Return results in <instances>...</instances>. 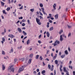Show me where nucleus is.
Here are the masks:
<instances>
[{
    "mask_svg": "<svg viewBox=\"0 0 75 75\" xmlns=\"http://www.w3.org/2000/svg\"><path fill=\"white\" fill-rule=\"evenodd\" d=\"M39 55H37L35 57L36 59H38V58H39Z\"/></svg>",
    "mask_w": 75,
    "mask_h": 75,
    "instance_id": "nucleus-27",
    "label": "nucleus"
},
{
    "mask_svg": "<svg viewBox=\"0 0 75 75\" xmlns=\"http://www.w3.org/2000/svg\"><path fill=\"white\" fill-rule=\"evenodd\" d=\"M49 22L50 23H52V21L50 20L49 21Z\"/></svg>",
    "mask_w": 75,
    "mask_h": 75,
    "instance_id": "nucleus-58",
    "label": "nucleus"
},
{
    "mask_svg": "<svg viewBox=\"0 0 75 75\" xmlns=\"http://www.w3.org/2000/svg\"><path fill=\"white\" fill-rule=\"evenodd\" d=\"M2 12L3 14H6V15L7 14V13L6 12L5 10H3Z\"/></svg>",
    "mask_w": 75,
    "mask_h": 75,
    "instance_id": "nucleus-20",
    "label": "nucleus"
},
{
    "mask_svg": "<svg viewBox=\"0 0 75 75\" xmlns=\"http://www.w3.org/2000/svg\"><path fill=\"white\" fill-rule=\"evenodd\" d=\"M64 71L65 72H66V74L67 75H69V72H68L67 70V69H66V68L65 67H64Z\"/></svg>",
    "mask_w": 75,
    "mask_h": 75,
    "instance_id": "nucleus-3",
    "label": "nucleus"
},
{
    "mask_svg": "<svg viewBox=\"0 0 75 75\" xmlns=\"http://www.w3.org/2000/svg\"><path fill=\"white\" fill-rule=\"evenodd\" d=\"M30 11H31V12H33V11H34V9H30Z\"/></svg>",
    "mask_w": 75,
    "mask_h": 75,
    "instance_id": "nucleus-30",
    "label": "nucleus"
},
{
    "mask_svg": "<svg viewBox=\"0 0 75 75\" xmlns=\"http://www.w3.org/2000/svg\"><path fill=\"white\" fill-rule=\"evenodd\" d=\"M27 22L29 24H30V21L29 20H28L27 21Z\"/></svg>",
    "mask_w": 75,
    "mask_h": 75,
    "instance_id": "nucleus-47",
    "label": "nucleus"
},
{
    "mask_svg": "<svg viewBox=\"0 0 75 75\" xmlns=\"http://www.w3.org/2000/svg\"><path fill=\"white\" fill-rule=\"evenodd\" d=\"M73 75H75V71H73Z\"/></svg>",
    "mask_w": 75,
    "mask_h": 75,
    "instance_id": "nucleus-61",
    "label": "nucleus"
},
{
    "mask_svg": "<svg viewBox=\"0 0 75 75\" xmlns=\"http://www.w3.org/2000/svg\"><path fill=\"white\" fill-rule=\"evenodd\" d=\"M46 72V71H45V70H43L42 71L41 74H45V73Z\"/></svg>",
    "mask_w": 75,
    "mask_h": 75,
    "instance_id": "nucleus-17",
    "label": "nucleus"
},
{
    "mask_svg": "<svg viewBox=\"0 0 75 75\" xmlns=\"http://www.w3.org/2000/svg\"><path fill=\"white\" fill-rule=\"evenodd\" d=\"M65 57V54L61 56V58H64V57Z\"/></svg>",
    "mask_w": 75,
    "mask_h": 75,
    "instance_id": "nucleus-23",
    "label": "nucleus"
},
{
    "mask_svg": "<svg viewBox=\"0 0 75 75\" xmlns=\"http://www.w3.org/2000/svg\"><path fill=\"white\" fill-rule=\"evenodd\" d=\"M50 70L51 71H53V70H54V68L52 67L51 68Z\"/></svg>",
    "mask_w": 75,
    "mask_h": 75,
    "instance_id": "nucleus-42",
    "label": "nucleus"
},
{
    "mask_svg": "<svg viewBox=\"0 0 75 75\" xmlns=\"http://www.w3.org/2000/svg\"><path fill=\"white\" fill-rule=\"evenodd\" d=\"M1 6H4V2L1 1Z\"/></svg>",
    "mask_w": 75,
    "mask_h": 75,
    "instance_id": "nucleus-21",
    "label": "nucleus"
},
{
    "mask_svg": "<svg viewBox=\"0 0 75 75\" xmlns=\"http://www.w3.org/2000/svg\"><path fill=\"white\" fill-rule=\"evenodd\" d=\"M17 61V59L16 58H15L14 59V63H16Z\"/></svg>",
    "mask_w": 75,
    "mask_h": 75,
    "instance_id": "nucleus-28",
    "label": "nucleus"
},
{
    "mask_svg": "<svg viewBox=\"0 0 75 75\" xmlns=\"http://www.w3.org/2000/svg\"><path fill=\"white\" fill-rule=\"evenodd\" d=\"M25 24L24 23H23L22 24V25L23 27H24V26H25Z\"/></svg>",
    "mask_w": 75,
    "mask_h": 75,
    "instance_id": "nucleus-36",
    "label": "nucleus"
},
{
    "mask_svg": "<svg viewBox=\"0 0 75 75\" xmlns=\"http://www.w3.org/2000/svg\"><path fill=\"white\" fill-rule=\"evenodd\" d=\"M64 52L66 55H68V51H67V50H65Z\"/></svg>",
    "mask_w": 75,
    "mask_h": 75,
    "instance_id": "nucleus-22",
    "label": "nucleus"
},
{
    "mask_svg": "<svg viewBox=\"0 0 75 75\" xmlns=\"http://www.w3.org/2000/svg\"><path fill=\"white\" fill-rule=\"evenodd\" d=\"M1 17L2 19H4V16L1 15Z\"/></svg>",
    "mask_w": 75,
    "mask_h": 75,
    "instance_id": "nucleus-56",
    "label": "nucleus"
},
{
    "mask_svg": "<svg viewBox=\"0 0 75 75\" xmlns=\"http://www.w3.org/2000/svg\"><path fill=\"white\" fill-rule=\"evenodd\" d=\"M36 22L38 24L40 25H41V22H40V19L37 18H36Z\"/></svg>",
    "mask_w": 75,
    "mask_h": 75,
    "instance_id": "nucleus-1",
    "label": "nucleus"
},
{
    "mask_svg": "<svg viewBox=\"0 0 75 75\" xmlns=\"http://www.w3.org/2000/svg\"><path fill=\"white\" fill-rule=\"evenodd\" d=\"M2 69L3 71H4L5 70V69H6V67H5V65L3 64L2 66Z\"/></svg>",
    "mask_w": 75,
    "mask_h": 75,
    "instance_id": "nucleus-8",
    "label": "nucleus"
},
{
    "mask_svg": "<svg viewBox=\"0 0 75 75\" xmlns=\"http://www.w3.org/2000/svg\"><path fill=\"white\" fill-rule=\"evenodd\" d=\"M62 36L63 37H64L65 34H63V35H61L60 36V40L61 41H62L63 40V38H62Z\"/></svg>",
    "mask_w": 75,
    "mask_h": 75,
    "instance_id": "nucleus-4",
    "label": "nucleus"
},
{
    "mask_svg": "<svg viewBox=\"0 0 75 75\" xmlns=\"http://www.w3.org/2000/svg\"><path fill=\"white\" fill-rule=\"evenodd\" d=\"M55 56H54V57L53 58V59L54 60H55V59H56V58H57V54H55Z\"/></svg>",
    "mask_w": 75,
    "mask_h": 75,
    "instance_id": "nucleus-12",
    "label": "nucleus"
},
{
    "mask_svg": "<svg viewBox=\"0 0 75 75\" xmlns=\"http://www.w3.org/2000/svg\"><path fill=\"white\" fill-rule=\"evenodd\" d=\"M62 65H61L60 67V69H62Z\"/></svg>",
    "mask_w": 75,
    "mask_h": 75,
    "instance_id": "nucleus-53",
    "label": "nucleus"
},
{
    "mask_svg": "<svg viewBox=\"0 0 75 75\" xmlns=\"http://www.w3.org/2000/svg\"><path fill=\"white\" fill-rule=\"evenodd\" d=\"M4 32L5 33H6V30L5 28L4 29Z\"/></svg>",
    "mask_w": 75,
    "mask_h": 75,
    "instance_id": "nucleus-57",
    "label": "nucleus"
},
{
    "mask_svg": "<svg viewBox=\"0 0 75 75\" xmlns=\"http://www.w3.org/2000/svg\"><path fill=\"white\" fill-rule=\"evenodd\" d=\"M71 33H69L68 35V37H71Z\"/></svg>",
    "mask_w": 75,
    "mask_h": 75,
    "instance_id": "nucleus-34",
    "label": "nucleus"
},
{
    "mask_svg": "<svg viewBox=\"0 0 75 75\" xmlns=\"http://www.w3.org/2000/svg\"><path fill=\"white\" fill-rule=\"evenodd\" d=\"M41 37V35H40L39 36V38H40Z\"/></svg>",
    "mask_w": 75,
    "mask_h": 75,
    "instance_id": "nucleus-59",
    "label": "nucleus"
},
{
    "mask_svg": "<svg viewBox=\"0 0 75 75\" xmlns=\"http://www.w3.org/2000/svg\"><path fill=\"white\" fill-rule=\"evenodd\" d=\"M27 38V36H25V37L23 39V40H25V39H26V38Z\"/></svg>",
    "mask_w": 75,
    "mask_h": 75,
    "instance_id": "nucleus-51",
    "label": "nucleus"
},
{
    "mask_svg": "<svg viewBox=\"0 0 75 75\" xmlns=\"http://www.w3.org/2000/svg\"><path fill=\"white\" fill-rule=\"evenodd\" d=\"M33 54H31L29 55V57H30V58H33Z\"/></svg>",
    "mask_w": 75,
    "mask_h": 75,
    "instance_id": "nucleus-25",
    "label": "nucleus"
},
{
    "mask_svg": "<svg viewBox=\"0 0 75 75\" xmlns=\"http://www.w3.org/2000/svg\"><path fill=\"white\" fill-rule=\"evenodd\" d=\"M11 52H13V48H12V49L11 51Z\"/></svg>",
    "mask_w": 75,
    "mask_h": 75,
    "instance_id": "nucleus-48",
    "label": "nucleus"
},
{
    "mask_svg": "<svg viewBox=\"0 0 75 75\" xmlns=\"http://www.w3.org/2000/svg\"><path fill=\"white\" fill-rule=\"evenodd\" d=\"M45 60H46V61H49V59H48V58H47L46 59H45Z\"/></svg>",
    "mask_w": 75,
    "mask_h": 75,
    "instance_id": "nucleus-45",
    "label": "nucleus"
},
{
    "mask_svg": "<svg viewBox=\"0 0 75 75\" xmlns=\"http://www.w3.org/2000/svg\"><path fill=\"white\" fill-rule=\"evenodd\" d=\"M40 59L41 61V60H42L43 58L42 57V56H40L39 58Z\"/></svg>",
    "mask_w": 75,
    "mask_h": 75,
    "instance_id": "nucleus-35",
    "label": "nucleus"
},
{
    "mask_svg": "<svg viewBox=\"0 0 75 75\" xmlns=\"http://www.w3.org/2000/svg\"><path fill=\"white\" fill-rule=\"evenodd\" d=\"M43 66H44L45 65V64L44 63V62H43Z\"/></svg>",
    "mask_w": 75,
    "mask_h": 75,
    "instance_id": "nucleus-55",
    "label": "nucleus"
},
{
    "mask_svg": "<svg viewBox=\"0 0 75 75\" xmlns=\"http://www.w3.org/2000/svg\"><path fill=\"white\" fill-rule=\"evenodd\" d=\"M40 19H43V17H42L41 16H40Z\"/></svg>",
    "mask_w": 75,
    "mask_h": 75,
    "instance_id": "nucleus-44",
    "label": "nucleus"
},
{
    "mask_svg": "<svg viewBox=\"0 0 75 75\" xmlns=\"http://www.w3.org/2000/svg\"><path fill=\"white\" fill-rule=\"evenodd\" d=\"M61 9V6H59V8H58V10H59Z\"/></svg>",
    "mask_w": 75,
    "mask_h": 75,
    "instance_id": "nucleus-50",
    "label": "nucleus"
},
{
    "mask_svg": "<svg viewBox=\"0 0 75 75\" xmlns=\"http://www.w3.org/2000/svg\"><path fill=\"white\" fill-rule=\"evenodd\" d=\"M23 18L22 17H20H20H19V20H20V19H21V20H22V19H23Z\"/></svg>",
    "mask_w": 75,
    "mask_h": 75,
    "instance_id": "nucleus-41",
    "label": "nucleus"
},
{
    "mask_svg": "<svg viewBox=\"0 0 75 75\" xmlns=\"http://www.w3.org/2000/svg\"><path fill=\"white\" fill-rule=\"evenodd\" d=\"M50 17H51V16H48L47 17V18H50Z\"/></svg>",
    "mask_w": 75,
    "mask_h": 75,
    "instance_id": "nucleus-64",
    "label": "nucleus"
},
{
    "mask_svg": "<svg viewBox=\"0 0 75 75\" xmlns=\"http://www.w3.org/2000/svg\"><path fill=\"white\" fill-rule=\"evenodd\" d=\"M18 30L19 31V33H21L22 31L21 30V29L20 28H18Z\"/></svg>",
    "mask_w": 75,
    "mask_h": 75,
    "instance_id": "nucleus-13",
    "label": "nucleus"
},
{
    "mask_svg": "<svg viewBox=\"0 0 75 75\" xmlns=\"http://www.w3.org/2000/svg\"><path fill=\"white\" fill-rule=\"evenodd\" d=\"M46 34L47 35V37H50V33H49V32H47L46 33Z\"/></svg>",
    "mask_w": 75,
    "mask_h": 75,
    "instance_id": "nucleus-15",
    "label": "nucleus"
},
{
    "mask_svg": "<svg viewBox=\"0 0 75 75\" xmlns=\"http://www.w3.org/2000/svg\"><path fill=\"white\" fill-rule=\"evenodd\" d=\"M40 7H43V4L42 3L40 4Z\"/></svg>",
    "mask_w": 75,
    "mask_h": 75,
    "instance_id": "nucleus-26",
    "label": "nucleus"
},
{
    "mask_svg": "<svg viewBox=\"0 0 75 75\" xmlns=\"http://www.w3.org/2000/svg\"><path fill=\"white\" fill-rule=\"evenodd\" d=\"M8 37H10V38H14V36L12 34L9 35H8Z\"/></svg>",
    "mask_w": 75,
    "mask_h": 75,
    "instance_id": "nucleus-10",
    "label": "nucleus"
},
{
    "mask_svg": "<svg viewBox=\"0 0 75 75\" xmlns=\"http://www.w3.org/2000/svg\"><path fill=\"white\" fill-rule=\"evenodd\" d=\"M36 71H37L38 72H39V71H40V69H37L36 70Z\"/></svg>",
    "mask_w": 75,
    "mask_h": 75,
    "instance_id": "nucleus-46",
    "label": "nucleus"
},
{
    "mask_svg": "<svg viewBox=\"0 0 75 75\" xmlns=\"http://www.w3.org/2000/svg\"><path fill=\"white\" fill-rule=\"evenodd\" d=\"M69 63L70 65H71V63H72V61H70Z\"/></svg>",
    "mask_w": 75,
    "mask_h": 75,
    "instance_id": "nucleus-60",
    "label": "nucleus"
},
{
    "mask_svg": "<svg viewBox=\"0 0 75 75\" xmlns=\"http://www.w3.org/2000/svg\"><path fill=\"white\" fill-rule=\"evenodd\" d=\"M23 6L22 5L21 6V7L19 8V9L21 10V9H23Z\"/></svg>",
    "mask_w": 75,
    "mask_h": 75,
    "instance_id": "nucleus-39",
    "label": "nucleus"
},
{
    "mask_svg": "<svg viewBox=\"0 0 75 75\" xmlns=\"http://www.w3.org/2000/svg\"><path fill=\"white\" fill-rule=\"evenodd\" d=\"M69 68H71V69H72V66L71 67L70 65L69 66Z\"/></svg>",
    "mask_w": 75,
    "mask_h": 75,
    "instance_id": "nucleus-40",
    "label": "nucleus"
},
{
    "mask_svg": "<svg viewBox=\"0 0 75 75\" xmlns=\"http://www.w3.org/2000/svg\"><path fill=\"white\" fill-rule=\"evenodd\" d=\"M24 69V68H23L22 67H20L18 70V72L20 73L21 71H23Z\"/></svg>",
    "mask_w": 75,
    "mask_h": 75,
    "instance_id": "nucleus-6",
    "label": "nucleus"
},
{
    "mask_svg": "<svg viewBox=\"0 0 75 75\" xmlns=\"http://www.w3.org/2000/svg\"><path fill=\"white\" fill-rule=\"evenodd\" d=\"M27 67V66L24 65V66H22V68H24H24H25V67Z\"/></svg>",
    "mask_w": 75,
    "mask_h": 75,
    "instance_id": "nucleus-38",
    "label": "nucleus"
},
{
    "mask_svg": "<svg viewBox=\"0 0 75 75\" xmlns=\"http://www.w3.org/2000/svg\"><path fill=\"white\" fill-rule=\"evenodd\" d=\"M33 74H37V73H36V71H34L33 72Z\"/></svg>",
    "mask_w": 75,
    "mask_h": 75,
    "instance_id": "nucleus-62",
    "label": "nucleus"
},
{
    "mask_svg": "<svg viewBox=\"0 0 75 75\" xmlns=\"http://www.w3.org/2000/svg\"><path fill=\"white\" fill-rule=\"evenodd\" d=\"M28 62L29 64H30L31 62V59H30L28 61Z\"/></svg>",
    "mask_w": 75,
    "mask_h": 75,
    "instance_id": "nucleus-31",
    "label": "nucleus"
},
{
    "mask_svg": "<svg viewBox=\"0 0 75 75\" xmlns=\"http://www.w3.org/2000/svg\"><path fill=\"white\" fill-rule=\"evenodd\" d=\"M51 65H50V64H48V67L49 68V69H50V68H51Z\"/></svg>",
    "mask_w": 75,
    "mask_h": 75,
    "instance_id": "nucleus-32",
    "label": "nucleus"
},
{
    "mask_svg": "<svg viewBox=\"0 0 75 75\" xmlns=\"http://www.w3.org/2000/svg\"><path fill=\"white\" fill-rule=\"evenodd\" d=\"M54 17H55V19H58V14H56L54 16Z\"/></svg>",
    "mask_w": 75,
    "mask_h": 75,
    "instance_id": "nucleus-11",
    "label": "nucleus"
},
{
    "mask_svg": "<svg viewBox=\"0 0 75 75\" xmlns=\"http://www.w3.org/2000/svg\"><path fill=\"white\" fill-rule=\"evenodd\" d=\"M8 70H11V71H12L13 72H14V68L12 66H9V67H8Z\"/></svg>",
    "mask_w": 75,
    "mask_h": 75,
    "instance_id": "nucleus-2",
    "label": "nucleus"
},
{
    "mask_svg": "<svg viewBox=\"0 0 75 75\" xmlns=\"http://www.w3.org/2000/svg\"><path fill=\"white\" fill-rule=\"evenodd\" d=\"M62 33H63V30H61L59 31V34H61Z\"/></svg>",
    "mask_w": 75,
    "mask_h": 75,
    "instance_id": "nucleus-19",
    "label": "nucleus"
},
{
    "mask_svg": "<svg viewBox=\"0 0 75 75\" xmlns=\"http://www.w3.org/2000/svg\"><path fill=\"white\" fill-rule=\"evenodd\" d=\"M54 5H53V8L54 10H55L56 9V6H57V4H54Z\"/></svg>",
    "mask_w": 75,
    "mask_h": 75,
    "instance_id": "nucleus-9",
    "label": "nucleus"
},
{
    "mask_svg": "<svg viewBox=\"0 0 75 75\" xmlns=\"http://www.w3.org/2000/svg\"><path fill=\"white\" fill-rule=\"evenodd\" d=\"M22 61H24V58H23L22 59Z\"/></svg>",
    "mask_w": 75,
    "mask_h": 75,
    "instance_id": "nucleus-63",
    "label": "nucleus"
},
{
    "mask_svg": "<svg viewBox=\"0 0 75 75\" xmlns=\"http://www.w3.org/2000/svg\"><path fill=\"white\" fill-rule=\"evenodd\" d=\"M22 21L23 23H24V22H25V20L24 19L22 20Z\"/></svg>",
    "mask_w": 75,
    "mask_h": 75,
    "instance_id": "nucleus-52",
    "label": "nucleus"
},
{
    "mask_svg": "<svg viewBox=\"0 0 75 75\" xmlns=\"http://www.w3.org/2000/svg\"><path fill=\"white\" fill-rule=\"evenodd\" d=\"M55 64H58V60H55Z\"/></svg>",
    "mask_w": 75,
    "mask_h": 75,
    "instance_id": "nucleus-29",
    "label": "nucleus"
},
{
    "mask_svg": "<svg viewBox=\"0 0 75 75\" xmlns=\"http://www.w3.org/2000/svg\"><path fill=\"white\" fill-rule=\"evenodd\" d=\"M23 33L25 36H26L27 35V33L25 32V31H23Z\"/></svg>",
    "mask_w": 75,
    "mask_h": 75,
    "instance_id": "nucleus-14",
    "label": "nucleus"
},
{
    "mask_svg": "<svg viewBox=\"0 0 75 75\" xmlns=\"http://www.w3.org/2000/svg\"><path fill=\"white\" fill-rule=\"evenodd\" d=\"M54 29V28H53V27H52L50 28L49 29V30L50 31H52Z\"/></svg>",
    "mask_w": 75,
    "mask_h": 75,
    "instance_id": "nucleus-18",
    "label": "nucleus"
},
{
    "mask_svg": "<svg viewBox=\"0 0 75 75\" xmlns=\"http://www.w3.org/2000/svg\"><path fill=\"white\" fill-rule=\"evenodd\" d=\"M2 41H4V42L5 41V38H2Z\"/></svg>",
    "mask_w": 75,
    "mask_h": 75,
    "instance_id": "nucleus-37",
    "label": "nucleus"
},
{
    "mask_svg": "<svg viewBox=\"0 0 75 75\" xmlns=\"http://www.w3.org/2000/svg\"><path fill=\"white\" fill-rule=\"evenodd\" d=\"M57 43L58 44H59L60 43V42H59V41H58L57 40H56L54 44V47L56 46V45H57Z\"/></svg>",
    "mask_w": 75,
    "mask_h": 75,
    "instance_id": "nucleus-5",
    "label": "nucleus"
},
{
    "mask_svg": "<svg viewBox=\"0 0 75 75\" xmlns=\"http://www.w3.org/2000/svg\"><path fill=\"white\" fill-rule=\"evenodd\" d=\"M49 52H50V51L49 50H47V54H48V53Z\"/></svg>",
    "mask_w": 75,
    "mask_h": 75,
    "instance_id": "nucleus-54",
    "label": "nucleus"
},
{
    "mask_svg": "<svg viewBox=\"0 0 75 75\" xmlns=\"http://www.w3.org/2000/svg\"><path fill=\"white\" fill-rule=\"evenodd\" d=\"M30 40H28L26 42L27 44V45H28V44H30Z\"/></svg>",
    "mask_w": 75,
    "mask_h": 75,
    "instance_id": "nucleus-16",
    "label": "nucleus"
},
{
    "mask_svg": "<svg viewBox=\"0 0 75 75\" xmlns=\"http://www.w3.org/2000/svg\"><path fill=\"white\" fill-rule=\"evenodd\" d=\"M68 26L69 28H71V26H69L68 25Z\"/></svg>",
    "mask_w": 75,
    "mask_h": 75,
    "instance_id": "nucleus-49",
    "label": "nucleus"
},
{
    "mask_svg": "<svg viewBox=\"0 0 75 75\" xmlns=\"http://www.w3.org/2000/svg\"><path fill=\"white\" fill-rule=\"evenodd\" d=\"M2 55H5V52L3 50H2Z\"/></svg>",
    "mask_w": 75,
    "mask_h": 75,
    "instance_id": "nucleus-24",
    "label": "nucleus"
},
{
    "mask_svg": "<svg viewBox=\"0 0 75 75\" xmlns=\"http://www.w3.org/2000/svg\"><path fill=\"white\" fill-rule=\"evenodd\" d=\"M10 10V7H8L6 9V10L7 11H9V10Z\"/></svg>",
    "mask_w": 75,
    "mask_h": 75,
    "instance_id": "nucleus-33",
    "label": "nucleus"
},
{
    "mask_svg": "<svg viewBox=\"0 0 75 75\" xmlns=\"http://www.w3.org/2000/svg\"><path fill=\"white\" fill-rule=\"evenodd\" d=\"M41 9L42 10V12H43V14H45L46 16L47 15V13H45V11H44V8H41Z\"/></svg>",
    "mask_w": 75,
    "mask_h": 75,
    "instance_id": "nucleus-7",
    "label": "nucleus"
},
{
    "mask_svg": "<svg viewBox=\"0 0 75 75\" xmlns=\"http://www.w3.org/2000/svg\"><path fill=\"white\" fill-rule=\"evenodd\" d=\"M38 42L39 44H41V40H38Z\"/></svg>",
    "mask_w": 75,
    "mask_h": 75,
    "instance_id": "nucleus-43",
    "label": "nucleus"
}]
</instances>
